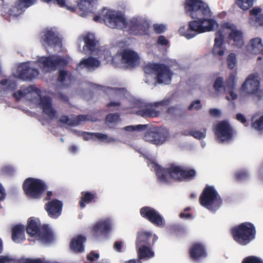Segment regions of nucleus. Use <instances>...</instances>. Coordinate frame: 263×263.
<instances>
[{"label":"nucleus","instance_id":"1","mask_svg":"<svg viewBox=\"0 0 263 263\" xmlns=\"http://www.w3.org/2000/svg\"><path fill=\"white\" fill-rule=\"evenodd\" d=\"M185 12L187 15L195 20L190 21L187 27H181L180 34L187 39L195 37L199 33L213 30L219 25L211 16V11L206 3L201 0H185L184 3Z\"/></svg>","mask_w":263,"mask_h":263},{"label":"nucleus","instance_id":"2","mask_svg":"<svg viewBox=\"0 0 263 263\" xmlns=\"http://www.w3.org/2000/svg\"><path fill=\"white\" fill-rule=\"evenodd\" d=\"M233 239L241 246H246L252 241L256 237L255 226L251 222H245L231 229Z\"/></svg>","mask_w":263,"mask_h":263},{"label":"nucleus","instance_id":"3","mask_svg":"<svg viewBox=\"0 0 263 263\" xmlns=\"http://www.w3.org/2000/svg\"><path fill=\"white\" fill-rule=\"evenodd\" d=\"M93 20L96 22L104 23L111 28L122 29L127 26L126 19L121 15L111 10L102 9L101 13L93 17Z\"/></svg>","mask_w":263,"mask_h":263},{"label":"nucleus","instance_id":"4","mask_svg":"<svg viewBox=\"0 0 263 263\" xmlns=\"http://www.w3.org/2000/svg\"><path fill=\"white\" fill-rule=\"evenodd\" d=\"M200 204L210 211L217 210L222 204V200L214 186L206 185L199 199Z\"/></svg>","mask_w":263,"mask_h":263},{"label":"nucleus","instance_id":"5","mask_svg":"<svg viewBox=\"0 0 263 263\" xmlns=\"http://www.w3.org/2000/svg\"><path fill=\"white\" fill-rule=\"evenodd\" d=\"M47 189L46 183L37 178H28L25 180L23 184V190L26 196L30 199H41Z\"/></svg>","mask_w":263,"mask_h":263},{"label":"nucleus","instance_id":"6","mask_svg":"<svg viewBox=\"0 0 263 263\" xmlns=\"http://www.w3.org/2000/svg\"><path fill=\"white\" fill-rule=\"evenodd\" d=\"M196 176L195 170L191 168L185 170L181 166L175 164H171L165 168V183L167 182V178H169L175 181L181 182L185 180H191Z\"/></svg>","mask_w":263,"mask_h":263},{"label":"nucleus","instance_id":"7","mask_svg":"<svg viewBox=\"0 0 263 263\" xmlns=\"http://www.w3.org/2000/svg\"><path fill=\"white\" fill-rule=\"evenodd\" d=\"M260 81L258 76L250 74L242 84L241 90L247 95H253L258 100L263 99V91L259 89Z\"/></svg>","mask_w":263,"mask_h":263},{"label":"nucleus","instance_id":"8","mask_svg":"<svg viewBox=\"0 0 263 263\" xmlns=\"http://www.w3.org/2000/svg\"><path fill=\"white\" fill-rule=\"evenodd\" d=\"M44 68L50 71H55L58 68H64L69 63V58L52 54L42 57L39 60Z\"/></svg>","mask_w":263,"mask_h":263},{"label":"nucleus","instance_id":"9","mask_svg":"<svg viewBox=\"0 0 263 263\" xmlns=\"http://www.w3.org/2000/svg\"><path fill=\"white\" fill-rule=\"evenodd\" d=\"M163 106L164 99L146 104L144 108L137 110L136 114L145 118L158 117L160 115Z\"/></svg>","mask_w":263,"mask_h":263},{"label":"nucleus","instance_id":"10","mask_svg":"<svg viewBox=\"0 0 263 263\" xmlns=\"http://www.w3.org/2000/svg\"><path fill=\"white\" fill-rule=\"evenodd\" d=\"M215 134L221 142L230 141L233 136V130L229 123L226 120L217 123L215 129Z\"/></svg>","mask_w":263,"mask_h":263},{"label":"nucleus","instance_id":"11","mask_svg":"<svg viewBox=\"0 0 263 263\" xmlns=\"http://www.w3.org/2000/svg\"><path fill=\"white\" fill-rule=\"evenodd\" d=\"M111 229L112 224L110 220L106 219L95 223L91 229V233L95 238L106 237L110 233Z\"/></svg>","mask_w":263,"mask_h":263},{"label":"nucleus","instance_id":"12","mask_svg":"<svg viewBox=\"0 0 263 263\" xmlns=\"http://www.w3.org/2000/svg\"><path fill=\"white\" fill-rule=\"evenodd\" d=\"M144 72L154 76L156 83L161 84L163 82L164 78V64L148 63L143 67Z\"/></svg>","mask_w":263,"mask_h":263},{"label":"nucleus","instance_id":"13","mask_svg":"<svg viewBox=\"0 0 263 263\" xmlns=\"http://www.w3.org/2000/svg\"><path fill=\"white\" fill-rule=\"evenodd\" d=\"M141 217L149 221L156 226H161L163 223V217L154 208L145 206L140 210Z\"/></svg>","mask_w":263,"mask_h":263},{"label":"nucleus","instance_id":"14","mask_svg":"<svg viewBox=\"0 0 263 263\" xmlns=\"http://www.w3.org/2000/svg\"><path fill=\"white\" fill-rule=\"evenodd\" d=\"M149 24L146 21L133 18L129 23L128 32L133 35L146 34Z\"/></svg>","mask_w":263,"mask_h":263},{"label":"nucleus","instance_id":"15","mask_svg":"<svg viewBox=\"0 0 263 263\" xmlns=\"http://www.w3.org/2000/svg\"><path fill=\"white\" fill-rule=\"evenodd\" d=\"M18 77L24 81H32L39 74L37 69L30 67L27 63H22L18 67Z\"/></svg>","mask_w":263,"mask_h":263},{"label":"nucleus","instance_id":"16","mask_svg":"<svg viewBox=\"0 0 263 263\" xmlns=\"http://www.w3.org/2000/svg\"><path fill=\"white\" fill-rule=\"evenodd\" d=\"M223 28L229 29L231 32L229 34V39L232 41L234 45L238 48H241L244 44L243 32L236 29V26L230 23H225L222 25Z\"/></svg>","mask_w":263,"mask_h":263},{"label":"nucleus","instance_id":"17","mask_svg":"<svg viewBox=\"0 0 263 263\" xmlns=\"http://www.w3.org/2000/svg\"><path fill=\"white\" fill-rule=\"evenodd\" d=\"M44 208L50 218L57 219L62 214L63 203L58 199H54L45 203Z\"/></svg>","mask_w":263,"mask_h":263},{"label":"nucleus","instance_id":"18","mask_svg":"<svg viewBox=\"0 0 263 263\" xmlns=\"http://www.w3.org/2000/svg\"><path fill=\"white\" fill-rule=\"evenodd\" d=\"M41 42L43 45L59 46L61 44V41L55 32L52 29H46L42 32Z\"/></svg>","mask_w":263,"mask_h":263},{"label":"nucleus","instance_id":"19","mask_svg":"<svg viewBox=\"0 0 263 263\" xmlns=\"http://www.w3.org/2000/svg\"><path fill=\"white\" fill-rule=\"evenodd\" d=\"M40 97V105L44 114L52 120L57 116V111L52 106V100L49 97H42L41 92H36Z\"/></svg>","mask_w":263,"mask_h":263},{"label":"nucleus","instance_id":"20","mask_svg":"<svg viewBox=\"0 0 263 263\" xmlns=\"http://www.w3.org/2000/svg\"><path fill=\"white\" fill-rule=\"evenodd\" d=\"M120 55L121 57L122 62L129 67H134L139 60L138 54L130 49H123L120 52Z\"/></svg>","mask_w":263,"mask_h":263},{"label":"nucleus","instance_id":"21","mask_svg":"<svg viewBox=\"0 0 263 263\" xmlns=\"http://www.w3.org/2000/svg\"><path fill=\"white\" fill-rule=\"evenodd\" d=\"M215 35L216 37L212 52L215 56H222L226 50V48L223 46L224 42L223 31L220 29L216 32Z\"/></svg>","mask_w":263,"mask_h":263},{"label":"nucleus","instance_id":"22","mask_svg":"<svg viewBox=\"0 0 263 263\" xmlns=\"http://www.w3.org/2000/svg\"><path fill=\"white\" fill-rule=\"evenodd\" d=\"M143 139L145 141L157 145L163 144L164 140L157 129L155 127L147 129L144 134Z\"/></svg>","mask_w":263,"mask_h":263},{"label":"nucleus","instance_id":"23","mask_svg":"<svg viewBox=\"0 0 263 263\" xmlns=\"http://www.w3.org/2000/svg\"><path fill=\"white\" fill-rule=\"evenodd\" d=\"M189 253L191 258L194 260H198L207 256L204 246L199 242L193 243L190 248Z\"/></svg>","mask_w":263,"mask_h":263},{"label":"nucleus","instance_id":"24","mask_svg":"<svg viewBox=\"0 0 263 263\" xmlns=\"http://www.w3.org/2000/svg\"><path fill=\"white\" fill-rule=\"evenodd\" d=\"M35 1L36 0H18L15 5L9 10L10 15L16 16L21 14L24 9L33 5Z\"/></svg>","mask_w":263,"mask_h":263},{"label":"nucleus","instance_id":"25","mask_svg":"<svg viewBox=\"0 0 263 263\" xmlns=\"http://www.w3.org/2000/svg\"><path fill=\"white\" fill-rule=\"evenodd\" d=\"M152 238L153 241H155L157 238L155 235L153 236L152 233L149 232H138L135 242L136 247L142 246V245L151 246L150 240Z\"/></svg>","mask_w":263,"mask_h":263},{"label":"nucleus","instance_id":"26","mask_svg":"<svg viewBox=\"0 0 263 263\" xmlns=\"http://www.w3.org/2000/svg\"><path fill=\"white\" fill-rule=\"evenodd\" d=\"M42 242L47 243L51 242L53 238V233L48 224H43L40 231L36 236Z\"/></svg>","mask_w":263,"mask_h":263},{"label":"nucleus","instance_id":"27","mask_svg":"<svg viewBox=\"0 0 263 263\" xmlns=\"http://www.w3.org/2000/svg\"><path fill=\"white\" fill-rule=\"evenodd\" d=\"M138 258L143 261L149 260L155 256V253L151 246L136 247Z\"/></svg>","mask_w":263,"mask_h":263},{"label":"nucleus","instance_id":"28","mask_svg":"<svg viewBox=\"0 0 263 263\" xmlns=\"http://www.w3.org/2000/svg\"><path fill=\"white\" fill-rule=\"evenodd\" d=\"M40 220L33 217H30L27 221V233L31 236H36L41 228Z\"/></svg>","mask_w":263,"mask_h":263},{"label":"nucleus","instance_id":"29","mask_svg":"<svg viewBox=\"0 0 263 263\" xmlns=\"http://www.w3.org/2000/svg\"><path fill=\"white\" fill-rule=\"evenodd\" d=\"M86 241V237L82 235H79L72 238L70 243V248L76 253H81L84 250V243Z\"/></svg>","mask_w":263,"mask_h":263},{"label":"nucleus","instance_id":"30","mask_svg":"<svg viewBox=\"0 0 263 263\" xmlns=\"http://www.w3.org/2000/svg\"><path fill=\"white\" fill-rule=\"evenodd\" d=\"M81 194V197L79 201V205L82 209L86 206V204L95 202L98 198L96 193H92L89 191H83Z\"/></svg>","mask_w":263,"mask_h":263},{"label":"nucleus","instance_id":"31","mask_svg":"<svg viewBox=\"0 0 263 263\" xmlns=\"http://www.w3.org/2000/svg\"><path fill=\"white\" fill-rule=\"evenodd\" d=\"M12 240L19 243L25 239V227L23 225L17 224L13 227L12 229Z\"/></svg>","mask_w":263,"mask_h":263},{"label":"nucleus","instance_id":"32","mask_svg":"<svg viewBox=\"0 0 263 263\" xmlns=\"http://www.w3.org/2000/svg\"><path fill=\"white\" fill-rule=\"evenodd\" d=\"M179 67V64L175 60H172L165 58V85L170 84L171 83V77L173 74V72L170 69V68L173 67L174 69H175Z\"/></svg>","mask_w":263,"mask_h":263},{"label":"nucleus","instance_id":"33","mask_svg":"<svg viewBox=\"0 0 263 263\" xmlns=\"http://www.w3.org/2000/svg\"><path fill=\"white\" fill-rule=\"evenodd\" d=\"M148 165H151L155 170L158 181L161 182H164V168L160 166L154 159H148Z\"/></svg>","mask_w":263,"mask_h":263},{"label":"nucleus","instance_id":"34","mask_svg":"<svg viewBox=\"0 0 263 263\" xmlns=\"http://www.w3.org/2000/svg\"><path fill=\"white\" fill-rule=\"evenodd\" d=\"M248 49L253 54L260 53L263 50L261 39L256 37L251 40L248 45Z\"/></svg>","mask_w":263,"mask_h":263},{"label":"nucleus","instance_id":"35","mask_svg":"<svg viewBox=\"0 0 263 263\" xmlns=\"http://www.w3.org/2000/svg\"><path fill=\"white\" fill-rule=\"evenodd\" d=\"M100 65V62L97 59L89 57L86 59H83L82 61L78 64V66L81 67L83 65L87 69H94L99 67Z\"/></svg>","mask_w":263,"mask_h":263},{"label":"nucleus","instance_id":"36","mask_svg":"<svg viewBox=\"0 0 263 263\" xmlns=\"http://www.w3.org/2000/svg\"><path fill=\"white\" fill-rule=\"evenodd\" d=\"M83 40L85 43V45L83 47L84 49L86 48L87 50L90 51L95 50L97 41L93 34L90 33L87 34L84 37Z\"/></svg>","mask_w":263,"mask_h":263},{"label":"nucleus","instance_id":"37","mask_svg":"<svg viewBox=\"0 0 263 263\" xmlns=\"http://www.w3.org/2000/svg\"><path fill=\"white\" fill-rule=\"evenodd\" d=\"M84 139L85 140L95 138L101 141H105L107 140L108 138L107 135L100 133L84 132Z\"/></svg>","mask_w":263,"mask_h":263},{"label":"nucleus","instance_id":"38","mask_svg":"<svg viewBox=\"0 0 263 263\" xmlns=\"http://www.w3.org/2000/svg\"><path fill=\"white\" fill-rule=\"evenodd\" d=\"M169 231L171 234L181 236L185 233V229L183 226L179 225H172L170 226Z\"/></svg>","mask_w":263,"mask_h":263},{"label":"nucleus","instance_id":"39","mask_svg":"<svg viewBox=\"0 0 263 263\" xmlns=\"http://www.w3.org/2000/svg\"><path fill=\"white\" fill-rule=\"evenodd\" d=\"M254 0H236L235 3L243 10H248L253 5Z\"/></svg>","mask_w":263,"mask_h":263},{"label":"nucleus","instance_id":"40","mask_svg":"<svg viewBox=\"0 0 263 263\" xmlns=\"http://www.w3.org/2000/svg\"><path fill=\"white\" fill-rule=\"evenodd\" d=\"M236 72H233L230 74L229 78L226 80L225 87L228 89H234L235 87V79Z\"/></svg>","mask_w":263,"mask_h":263},{"label":"nucleus","instance_id":"41","mask_svg":"<svg viewBox=\"0 0 263 263\" xmlns=\"http://www.w3.org/2000/svg\"><path fill=\"white\" fill-rule=\"evenodd\" d=\"M213 87L217 92H221L226 89L222 77H219L215 79Z\"/></svg>","mask_w":263,"mask_h":263},{"label":"nucleus","instance_id":"42","mask_svg":"<svg viewBox=\"0 0 263 263\" xmlns=\"http://www.w3.org/2000/svg\"><path fill=\"white\" fill-rule=\"evenodd\" d=\"M148 124H139L137 125H129L124 127V129L127 132L144 131L147 129Z\"/></svg>","mask_w":263,"mask_h":263},{"label":"nucleus","instance_id":"43","mask_svg":"<svg viewBox=\"0 0 263 263\" xmlns=\"http://www.w3.org/2000/svg\"><path fill=\"white\" fill-rule=\"evenodd\" d=\"M92 2L93 0H80L78 6L82 11L88 12L89 8L91 5Z\"/></svg>","mask_w":263,"mask_h":263},{"label":"nucleus","instance_id":"44","mask_svg":"<svg viewBox=\"0 0 263 263\" xmlns=\"http://www.w3.org/2000/svg\"><path fill=\"white\" fill-rule=\"evenodd\" d=\"M166 112L175 116H181L186 114V111L182 110L181 108L177 106L168 108L167 109Z\"/></svg>","mask_w":263,"mask_h":263},{"label":"nucleus","instance_id":"45","mask_svg":"<svg viewBox=\"0 0 263 263\" xmlns=\"http://www.w3.org/2000/svg\"><path fill=\"white\" fill-rule=\"evenodd\" d=\"M186 135H190L194 138L200 140L204 138L206 136V130H204L203 132L199 130H192L188 134H185Z\"/></svg>","mask_w":263,"mask_h":263},{"label":"nucleus","instance_id":"46","mask_svg":"<svg viewBox=\"0 0 263 263\" xmlns=\"http://www.w3.org/2000/svg\"><path fill=\"white\" fill-rule=\"evenodd\" d=\"M72 75L70 72L62 69L60 70L59 71V75L57 78V81L59 82L63 83L65 81L67 77L70 78V77Z\"/></svg>","mask_w":263,"mask_h":263},{"label":"nucleus","instance_id":"47","mask_svg":"<svg viewBox=\"0 0 263 263\" xmlns=\"http://www.w3.org/2000/svg\"><path fill=\"white\" fill-rule=\"evenodd\" d=\"M227 61L228 68L230 69H233L236 64V58L235 54L234 53H230L227 58Z\"/></svg>","mask_w":263,"mask_h":263},{"label":"nucleus","instance_id":"48","mask_svg":"<svg viewBox=\"0 0 263 263\" xmlns=\"http://www.w3.org/2000/svg\"><path fill=\"white\" fill-rule=\"evenodd\" d=\"M120 117L119 113L109 114L106 116L105 120L110 123H116L120 120Z\"/></svg>","mask_w":263,"mask_h":263},{"label":"nucleus","instance_id":"49","mask_svg":"<svg viewBox=\"0 0 263 263\" xmlns=\"http://www.w3.org/2000/svg\"><path fill=\"white\" fill-rule=\"evenodd\" d=\"M202 108V105L201 103V101L199 100H196L193 101L190 105L188 106L189 110H192L193 109L198 111L200 110Z\"/></svg>","mask_w":263,"mask_h":263},{"label":"nucleus","instance_id":"50","mask_svg":"<svg viewBox=\"0 0 263 263\" xmlns=\"http://www.w3.org/2000/svg\"><path fill=\"white\" fill-rule=\"evenodd\" d=\"M241 263H263L262 260L255 256H249L245 258Z\"/></svg>","mask_w":263,"mask_h":263},{"label":"nucleus","instance_id":"51","mask_svg":"<svg viewBox=\"0 0 263 263\" xmlns=\"http://www.w3.org/2000/svg\"><path fill=\"white\" fill-rule=\"evenodd\" d=\"M17 263H43V261L40 258L35 259L22 258L18 260Z\"/></svg>","mask_w":263,"mask_h":263},{"label":"nucleus","instance_id":"52","mask_svg":"<svg viewBox=\"0 0 263 263\" xmlns=\"http://www.w3.org/2000/svg\"><path fill=\"white\" fill-rule=\"evenodd\" d=\"M252 126L258 130H263V115L252 123Z\"/></svg>","mask_w":263,"mask_h":263},{"label":"nucleus","instance_id":"53","mask_svg":"<svg viewBox=\"0 0 263 263\" xmlns=\"http://www.w3.org/2000/svg\"><path fill=\"white\" fill-rule=\"evenodd\" d=\"M248 176L247 172L244 171L238 172L235 174V178L237 180H246Z\"/></svg>","mask_w":263,"mask_h":263},{"label":"nucleus","instance_id":"54","mask_svg":"<svg viewBox=\"0 0 263 263\" xmlns=\"http://www.w3.org/2000/svg\"><path fill=\"white\" fill-rule=\"evenodd\" d=\"M191 210L190 207H187L184 209L183 212L179 214V216L181 218L183 219H190L192 218V215L191 213H189V211Z\"/></svg>","mask_w":263,"mask_h":263},{"label":"nucleus","instance_id":"55","mask_svg":"<svg viewBox=\"0 0 263 263\" xmlns=\"http://www.w3.org/2000/svg\"><path fill=\"white\" fill-rule=\"evenodd\" d=\"M87 120V116L79 115L77 116L75 119L73 120V125H78L81 121H85Z\"/></svg>","mask_w":263,"mask_h":263},{"label":"nucleus","instance_id":"56","mask_svg":"<svg viewBox=\"0 0 263 263\" xmlns=\"http://www.w3.org/2000/svg\"><path fill=\"white\" fill-rule=\"evenodd\" d=\"M59 121L63 123H66L69 125H73V120L70 119L67 116H61L59 119Z\"/></svg>","mask_w":263,"mask_h":263},{"label":"nucleus","instance_id":"57","mask_svg":"<svg viewBox=\"0 0 263 263\" xmlns=\"http://www.w3.org/2000/svg\"><path fill=\"white\" fill-rule=\"evenodd\" d=\"M1 172L4 175H11L13 174L14 169L11 166H5L2 168Z\"/></svg>","mask_w":263,"mask_h":263},{"label":"nucleus","instance_id":"58","mask_svg":"<svg viewBox=\"0 0 263 263\" xmlns=\"http://www.w3.org/2000/svg\"><path fill=\"white\" fill-rule=\"evenodd\" d=\"M53 2L54 3H57L61 7H66L68 10H71L72 11H73L74 10V7L67 6L66 5L65 0H53Z\"/></svg>","mask_w":263,"mask_h":263},{"label":"nucleus","instance_id":"59","mask_svg":"<svg viewBox=\"0 0 263 263\" xmlns=\"http://www.w3.org/2000/svg\"><path fill=\"white\" fill-rule=\"evenodd\" d=\"M55 97L58 100L64 102L68 101V97L62 92H58L55 95Z\"/></svg>","mask_w":263,"mask_h":263},{"label":"nucleus","instance_id":"60","mask_svg":"<svg viewBox=\"0 0 263 263\" xmlns=\"http://www.w3.org/2000/svg\"><path fill=\"white\" fill-rule=\"evenodd\" d=\"M154 29L157 33H161L163 32L164 29V25L163 24H154L153 25Z\"/></svg>","mask_w":263,"mask_h":263},{"label":"nucleus","instance_id":"61","mask_svg":"<svg viewBox=\"0 0 263 263\" xmlns=\"http://www.w3.org/2000/svg\"><path fill=\"white\" fill-rule=\"evenodd\" d=\"M123 247V242L121 241H117L114 242V249L118 252L122 251Z\"/></svg>","mask_w":263,"mask_h":263},{"label":"nucleus","instance_id":"62","mask_svg":"<svg viewBox=\"0 0 263 263\" xmlns=\"http://www.w3.org/2000/svg\"><path fill=\"white\" fill-rule=\"evenodd\" d=\"M25 96V94L21 90H18L17 91L13 93L12 96L16 100H19L22 98L24 97Z\"/></svg>","mask_w":263,"mask_h":263},{"label":"nucleus","instance_id":"63","mask_svg":"<svg viewBox=\"0 0 263 263\" xmlns=\"http://www.w3.org/2000/svg\"><path fill=\"white\" fill-rule=\"evenodd\" d=\"M99 257V254L95 253L93 251L90 252L87 257V259L90 261H93L95 259H98Z\"/></svg>","mask_w":263,"mask_h":263},{"label":"nucleus","instance_id":"64","mask_svg":"<svg viewBox=\"0 0 263 263\" xmlns=\"http://www.w3.org/2000/svg\"><path fill=\"white\" fill-rule=\"evenodd\" d=\"M13 261V259L8 256H0V263H9Z\"/></svg>","mask_w":263,"mask_h":263}]
</instances>
